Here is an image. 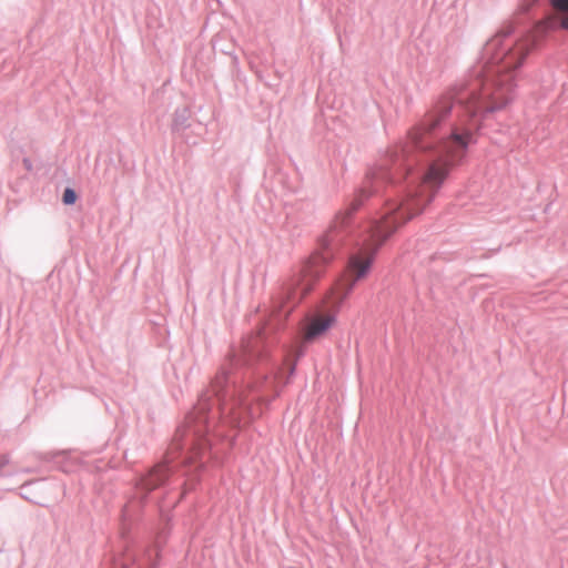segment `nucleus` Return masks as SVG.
Masks as SVG:
<instances>
[{"mask_svg":"<svg viewBox=\"0 0 568 568\" xmlns=\"http://www.w3.org/2000/svg\"><path fill=\"white\" fill-rule=\"evenodd\" d=\"M527 52L525 41L507 48L503 55L494 58L499 64L488 65L483 78L473 83L466 101V110L470 113L469 121L460 122L453 129L450 136L442 142L438 154L429 162L423 175L420 187L428 193L426 202L434 200L450 170L464 159L468 145L475 142V133L480 126L477 113L494 112L508 103L514 87L509 71L521 64Z\"/></svg>","mask_w":568,"mask_h":568,"instance_id":"obj_1","label":"nucleus"},{"mask_svg":"<svg viewBox=\"0 0 568 568\" xmlns=\"http://www.w3.org/2000/svg\"><path fill=\"white\" fill-rule=\"evenodd\" d=\"M427 195L428 193L419 186L416 192L407 195L400 203L390 206L383 219L372 227L369 237L365 240L362 250L349 260L347 275L351 277V282L347 292L353 288L356 281L367 275L374 254L384 241L407 221L420 214L430 203L426 202Z\"/></svg>","mask_w":568,"mask_h":568,"instance_id":"obj_2","label":"nucleus"},{"mask_svg":"<svg viewBox=\"0 0 568 568\" xmlns=\"http://www.w3.org/2000/svg\"><path fill=\"white\" fill-rule=\"evenodd\" d=\"M327 260L326 256L321 254L313 255L298 276L287 285L286 298L293 302L302 300L312 290L314 282L320 278Z\"/></svg>","mask_w":568,"mask_h":568,"instance_id":"obj_3","label":"nucleus"},{"mask_svg":"<svg viewBox=\"0 0 568 568\" xmlns=\"http://www.w3.org/2000/svg\"><path fill=\"white\" fill-rule=\"evenodd\" d=\"M452 109V101L449 98L440 99L436 105L425 115L423 121L413 128L408 133L409 142L418 149H425L424 143L427 135H429L446 118Z\"/></svg>","mask_w":568,"mask_h":568,"instance_id":"obj_4","label":"nucleus"},{"mask_svg":"<svg viewBox=\"0 0 568 568\" xmlns=\"http://www.w3.org/2000/svg\"><path fill=\"white\" fill-rule=\"evenodd\" d=\"M334 317L331 315H316L312 317L306 325L304 339L310 342L323 335L333 324Z\"/></svg>","mask_w":568,"mask_h":568,"instance_id":"obj_5","label":"nucleus"},{"mask_svg":"<svg viewBox=\"0 0 568 568\" xmlns=\"http://www.w3.org/2000/svg\"><path fill=\"white\" fill-rule=\"evenodd\" d=\"M551 4L555 13L548 19V24L568 30V0H551Z\"/></svg>","mask_w":568,"mask_h":568,"instance_id":"obj_6","label":"nucleus"},{"mask_svg":"<svg viewBox=\"0 0 568 568\" xmlns=\"http://www.w3.org/2000/svg\"><path fill=\"white\" fill-rule=\"evenodd\" d=\"M166 478V467L159 465L154 467L148 476L141 480V487L145 490H152L156 488Z\"/></svg>","mask_w":568,"mask_h":568,"instance_id":"obj_7","label":"nucleus"},{"mask_svg":"<svg viewBox=\"0 0 568 568\" xmlns=\"http://www.w3.org/2000/svg\"><path fill=\"white\" fill-rule=\"evenodd\" d=\"M359 206V202L355 201L352 203V205L346 209L344 212H339L332 225H331V229L328 231V234H327V239L328 241H333V233L338 230V229H342L345 224H346V221L348 220V217L357 210V207Z\"/></svg>","mask_w":568,"mask_h":568,"instance_id":"obj_8","label":"nucleus"},{"mask_svg":"<svg viewBox=\"0 0 568 568\" xmlns=\"http://www.w3.org/2000/svg\"><path fill=\"white\" fill-rule=\"evenodd\" d=\"M62 200L64 204H73L77 201V194L73 190L65 189Z\"/></svg>","mask_w":568,"mask_h":568,"instance_id":"obj_9","label":"nucleus"},{"mask_svg":"<svg viewBox=\"0 0 568 568\" xmlns=\"http://www.w3.org/2000/svg\"><path fill=\"white\" fill-rule=\"evenodd\" d=\"M501 43V36H496L495 38H493L488 43H487V47H486V50L489 51V50H494L495 48H497L499 44Z\"/></svg>","mask_w":568,"mask_h":568,"instance_id":"obj_10","label":"nucleus"},{"mask_svg":"<svg viewBox=\"0 0 568 568\" xmlns=\"http://www.w3.org/2000/svg\"><path fill=\"white\" fill-rule=\"evenodd\" d=\"M9 464V457L8 456H1L0 457V467Z\"/></svg>","mask_w":568,"mask_h":568,"instance_id":"obj_11","label":"nucleus"}]
</instances>
